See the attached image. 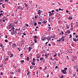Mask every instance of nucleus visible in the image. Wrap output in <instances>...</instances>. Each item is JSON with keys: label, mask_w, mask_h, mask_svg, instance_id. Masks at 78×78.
Returning <instances> with one entry per match:
<instances>
[{"label": "nucleus", "mask_w": 78, "mask_h": 78, "mask_svg": "<svg viewBox=\"0 0 78 78\" xmlns=\"http://www.w3.org/2000/svg\"><path fill=\"white\" fill-rule=\"evenodd\" d=\"M11 34L12 35H14V34H17V32L16 31L11 32Z\"/></svg>", "instance_id": "obj_1"}, {"label": "nucleus", "mask_w": 78, "mask_h": 78, "mask_svg": "<svg viewBox=\"0 0 78 78\" xmlns=\"http://www.w3.org/2000/svg\"><path fill=\"white\" fill-rule=\"evenodd\" d=\"M24 5H25L26 8H27L29 7V5H30V4H26V3L25 2Z\"/></svg>", "instance_id": "obj_2"}, {"label": "nucleus", "mask_w": 78, "mask_h": 78, "mask_svg": "<svg viewBox=\"0 0 78 78\" xmlns=\"http://www.w3.org/2000/svg\"><path fill=\"white\" fill-rule=\"evenodd\" d=\"M62 73L63 74H66V71L65 70H62Z\"/></svg>", "instance_id": "obj_3"}, {"label": "nucleus", "mask_w": 78, "mask_h": 78, "mask_svg": "<svg viewBox=\"0 0 78 78\" xmlns=\"http://www.w3.org/2000/svg\"><path fill=\"white\" fill-rule=\"evenodd\" d=\"M46 38H47V37H42V38H41V41H44L45 39H46Z\"/></svg>", "instance_id": "obj_4"}, {"label": "nucleus", "mask_w": 78, "mask_h": 78, "mask_svg": "<svg viewBox=\"0 0 78 78\" xmlns=\"http://www.w3.org/2000/svg\"><path fill=\"white\" fill-rule=\"evenodd\" d=\"M48 38H46V39H47V40H48V41H50V39H51V37H47Z\"/></svg>", "instance_id": "obj_5"}, {"label": "nucleus", "mask_w": 78, "mask_h": 78, "mask_svg": "<svg viewBox=\"0 0 78 78\" xmlns=\"http://www.w3.org/2000/svg\"><path fill=\"white\" fill-rule=\"evenodd\" d=\"M11 30L12 31V32L14 31H15V28L13 27V28L11 29Z\"/></svg>", "instance_id": "obj_6"}, {"label": "nucleus", "mask_w": 78, "mask_h": 78, "mask_svg": "<svg viewBox=\"0 0 78 78\" xmlns=\"http://www.w3.org/2000/svg\"><path fill=\"white\" fill-rule=\"evenodd\" d=\"M61 39H62L63 41H64V39H65V37H62L61 38Z\"/></svg>", "instance_id": "obj_7"}, {"label": "nucleus", "mask_w": 78, "mask_h": 78, "mask_svg": "<svg viewBox=\"0 0 78 78\" xmlns=\"http://www.w3.org/2000/svg\"><path fill=\"white\" fill-rule=\"evenodd\" d=\"M34 39H38V36H34Z\"/></svg>", "instance_id": "obj_8"}, {"label": "nucleus", "mask_w": 78, "mask_h": 78, "mask_svg": "<svg viewBox=\"0 0 78 78\" xmlns=\"http://www.w3.org/2000/svg\"><path fill=\"white\" fill-rule=\"evenodd\" d=\"M33 67H34V65H32L30 66V69H33Z\"/></svg>", "instance_id": "obj_9"}, {"label": "nucleus", "mask_w": 78, "mask_h": 78, "mask_svg": "<svg viewBox=\"0 0 78 78\" xmlns=\"http://www.w3.org/2000/svg\"><path fill=\"white\" fill-rule=\"evenodd\" d=\"M28 49H29V51H30L31 50H32V48L31 47H29Z\"/></svg>", "instance_id": "obj_10"}, {"label": "nucleus", "mask_w": 78, "mask_h": 78, "mask_svg": "<svg viewBox=\"0 0 78 78\" xmlns=\"http://www.w3.org/2000/svg\"><path fill=\"white\" fill-rule=\"evenodd\" d=\"M73 41H75V42L77 41V40L76 38H75L74 37L73 38Z\"/></svg>", "instance_id": "obj_11"}, {"label": "nucleus", "mask_w": 78, "mask_h": 78, "mask_svg": "<svg viewBox=\"0 0 78 78\" xmlns=\"http://www.w3.org/2000/svg\"><path fill=\"white\" fill-rule=\"evenodd\" d=\"M49 14V16H51L52 15H53V14H54V13H50V14Z\"/></svg>", "instance_id": "obj_12"}, {"label": "nucleus", "mask_w": 78, "mask_h": 78, "mask_svg": "<svg viewBox=\"0 0 78 78\" xmlns=\"http://www.w3.org/2000/svg\"><path fill=\"white\" fill-rule=\"evenodd\" d=\"M23 54H20V56H21V58H22L23 57Z\"/></svg>", "instance_id": "obj_13"}, {"label": "nucleus", "mask_w": 78, "mask_h": 78, "mask_svg": "<svg viewBox=\"0 0 78 78\" xmlns=\"http://www.w3.org/2000/svg\"><path fill=\"white\" fill-rule=\"evenodd\" d=\"M40 61H42L44 60V58H42H42H40Z\"/></svg>", "instance_id": "obj_14"}, {"label": "nucleus", "mask_w": 78, "mask_h": 78, "mask_svg": "<svg viewBox=\"0 0 78 78\" xmlns=\"http://www.w3.org/2000/svg\"><path fill=\"white\" fill-rule=\"evenodd\" d=\"M73 19V18L71 17L70 16H69L68 20H71V19Z\"/></svg>", "instance_id": "obj_15"}, {"label": "nucleus", "mask_w": 78, "mask_h": 78, "mask_svg": "<svg viewBox=\"0 0 78 78\" xmlns=\"http://www.w3.org/2000/svg\"><path fill=\"white\" fill-rule=\"evenodd\" d=\"M11 55L10 56V58H12L14 56V55L12 53H11Z\"/></svg>", "instance_id": "obj_16"}, {"label": "nucleus", "mask_w": 78, "mask_h": 78, "mask_svg": "<svg viewBox=\"0 0 78 78\" xmlns=\"http://www.w3.org/2000/svg\"><path fill=\"white\" fill-rule=\"evenodd\" d=\"M13 47H17V46L16 45V44H13Z\"/></svg>", "instance_id": "obj_17"}, {"label": "nucleus", "mask_w": 78, "mask_h": 78, "mask_svg": "<svg viewBox=\"0 0 78 78\" xmlns=\"http://www.w3.org/2000/svg\"><path fill=\"white\" fill-rule=\"evenodd\" d=\"M31 64L33 66H35V63H34V62H32L31 63Z\"/></svg>", "instance_id": "obj_18"}, {"label": "nucleus", "mask_w": 78, "mask_h": 78, "mask_svg": "<svg viewBox=\"0 0 78 78\" xmlns=\"http://www.w3.org/2000/svg\"><path fill=\"white\" fill-rule=\"evenodd\" d=\"M17 72H18V73H20V72H21L20 69H18L17 70Z\"/></svg>", "instance_id": "obj_19"}, {"label": "nucleus", "mask_w": 78, "mask_h": 78, "mask_svg": "<svg viewBox=\"0 0 78 78\" xmlns=\"http://www.w3.org/2000/svg\"><path fill=\"white\" fill-rule=\"evenodd\" d=\"M8 3H9L10 5H12V2H8Z\"/></svg>", "instance_id": "obj_20"}, {"label": "nucleus", "mask_w": 78, "mask_h": 78, "mask_svg": "<svg viewBox=\"0 0 78 78\" xmlns=\"http://www.w3.org/2000/svg\"><path fill=\"white\" fill-rule=\"evenodd\" d=\"M35 61H36V59L34 58H33V62H34Z\"/></svg>", "instance_id": "obj_21"}, {"label": "nucleus", "mask_w": 78, "mask_h": 78, "mask_svg": "<svg viewBox=\"0 0 78 78\" xmlns=\"http://www.w3.org/2000/svg\"><path fill=\"white\" fill-rule=\"evenodd\" d=\"M8 60H9V58H6V59H5V61H8Z\"/></svg>", "instance_id": "obj_22"}, {"label": "nucleus", "mask_w": 78, "mask_h": 78, "mask_svg": "<svg viewBox=\"0 0 78 78\" xmlns=\"http://www.w3.org/2000/svg\"><path fill=\"white\" fill-rule=\"evenodd\" d=\"M34 42L35 43H37V41H36V39H35L34 40Z\"/></svg>", "instance_id": "obj_23"}, {"label": "nucleus", "mask_w": 78, "mask_h": 78, "mask_svg": "<svg viewBox=\"0 0 78 78\" xmlns=\"http://www.w3.org/2000/svg\"><path fill=\"white\" fill-rule=\"evenodd\" d=\"M30 71H29L28 72V73H27V76L29 75H30Z\"/></svg>", "instance_id": "obj_24"}, {"label": "nucleus", "mask_w": 78, "mask_h": 78, "mask_svg": "<svg viewBox=\"0 0 78 78\" xmlns=\"http://www.w3.org/2000/svg\"><path fill=\"white\" fill-rule=\"evenodd\" d=\"M73 58L74 59H76L77 58V57L76 56H74Z\"/></svg>", "instance_id": "obj_25"}, {"label": "nucleus", "mask_w": 78, "mask_h": 78, "mask_svg": "<svg viewBox=\"0 0 78 78\" xmlns=\"http://www.w3.org/2000/svg\"><path fill=\"white\" fill-rule=\"evenodd\" d=\"M21 62L22 64V62H24V60H21Z\"/></svg>", "instance_id": "obj_26"}, {"label": "nucleus", "mask_w": 78, "mask_h": 78, "mask_svg": "<svg viewBox=\"0 0 78 78\" xmlns=\"http://www.w3.org/2000/svg\"><path fill=\"white\" fill-rule=\"evenodd\" d=\"M67 70V68H65L64 69V70H66H66Z\"/></svg>", "instance_id": "obj_27"}, {"label": "nucleus", "mask_w": 78, "mask_h": 78, "mask_svg": "<svg viewBox=\"0 0 78 78\" xmlns=\"http://www.w3.org/2000/svg\"><path fill=\"white\" fill-rule=\"evenodd\" d=\"M51 27H48V30H51Z\"/></svg>", "instance_id": "obj_28"}, {"label": "nucleus", "mask_w": 78, "mask_h": 78, "mask_svg": "<svg viewBox=\"0 0 78 78\" xmlns=\"http://www.w3.org/2000/svg\"><path fill=\"white\" fill-rule=\"evenodd\" d=\"M47 21H44L43 22V23H47Z\"/></svg>", "instance_id": "obj_29"}, {"label": "nucleus", "mask_w": 78, "mask_h": 78, "mask_svg": "<svg viewBox=\"0 0 78 78\" xmlns=\"http://www.w3.org/2000/svg\"><path fill=\"white\" fill-rule=\"evenodd\" d=\"M20 8H22V7L20 6H19L17 7V9H19Z\"/></svg>", "instance_id": "obj_30"}, {"label": "nucleus", "mask_w": 78, "mask_h": 78, "mask_svg": "<svg viewBox=\"0 0 78 78\" xmlns=\"http://www.w3.org/2000/svg\"><path fill=\"white\" fill-rule=\"evenodd\" d=\"M26 60H27L28 61V60H30V59L29 58V57H27V59H26Z\"/></svg>", "instance_id": "obj_31"}, {"label": "nucleus", "mask_w": 78, "mask_h": 78, "mask_svg": "<svg viewBox=\"0 0 78 78\" xmlns=\"http://www.w3.org/2000/svg\"><path fill=\"white\" fill-rule=\"evenodd\" d=\"M56 56H57V53L55 54L54 55V57H56Z\"/></svg>", "instance_id": "obj_32"}, {"label": "nucleus", "mask_w": 78, "mask_h": 78, "mask_svg": "<svg viewBox=\"0 0 78 78\" xmlns=\"http://www.w3.org/2000/svg\"><path fill=\"white\" fill-rule=\"evenodd\" d=\"M37 25V23H35L34 24V26H36Z\"/></svg>", "instance_id": "obj_33"}, {"label": "nucleus", "mask_w": 78, "mask_h": 78, "mask_svg": "<svg viewBox=\"0 0 78 78\" xmlns=\"http://www.w3.org/2000/svg\"><path fill=\"white\" fill-rule=\"evenodd\" d=\"M50 59H51V61H53V60H54V59H52V58H50Z\"/></svg>", "instance_id": "obj_34"}, {"label": "nucleus", "mask_w": 78, "mask_h": 78, "mask_svg": "<svg viewBox=\"0 0 78 78\" xmlns=\"http://www.w3.org/2000/svg\"><path fill=\"white\" fill-rule=\"evenodd\" d=\"M4 63L5 64H6V62L5 61H4Z\"/></svg>", "instance_id": "obj_35"}, {"label": "nucleus", "mask_w": 78, "mask_h": 78, "mask_svg": "<svg viewBox=\"0 0 78 78\" xmlns=\"http://www.w3.org/2000/svg\"><path fill=\"white\" fill-rule=\"evenodd\" d=\"M57 42H58H58H61V40H58L57 41Z\"/></svg>", "instance_id": "obj_36"}, {"label": "nucleus", "mask_w": 78, "mask_h": 78, "mask_svg": "<svg viewBox=\"0 0 78 78\" xmlns=\"http://www.w3.org/2000/svg\"><path fill=\"white\" fill-rule=\"evenodd\" d=\"M68 33L69 34V33H70V30H68Z\"/></svg>", "instance_id": "obj_37"}, {"label": "nucleus", "mask_w": 78, "mask_h": 78, "mask_svg": "<svg viewBox=\"0 0 78 78\" xmlns=\"http://www.w3.org/2000/svg\"><path fill=\"white\" fill-rule=\"evenodd\" d=\"M25 26L27 27H28V26H29V25H28V24H27L26 23L25 24Z\"/></svg>", "instance_id": "obj_38"}, {"label": "nucleus", "mask_w": 78, "mask_h": 78, "mask_svg": "<svg viewBox=\"0 0 78 78\" xmlns=\"http://www.w3.org/2000/svg\"><path fill=\"white\" fill-rule=\"evenodd\" d=\"M5 42H8V41L7 40V39H6V40H5Z\"/></svg>", "instance_id": "obj_39"}, {"label": "nucleus", "mask_w": 78, "mask_h": 78, "mask_svg": "<svg viewBox=\"0 0 78 78\" xmlns=\"http://www.w3.org/2000/svg\"><path fill=\"white\" fill-rule=\"evenodd\" d=\"M66 58H67L68 60H69V56H66Z\"/></svg>", "instance_id": "obj_40"}, {"label": "nucleus", "mask_w": 78, "mask_h": 78, "mask_svg": "<svg viewBox=\"0 0 78 78\" xmlns=\"http://www.w3.org/2000/svg\"><path fill=\"white\" fill-rule=\"evenodd\" d=\"M71 51H72V50H71V49H70V50H69V53H70V52H71Z\"/></svg>", "instance_id": "obj_41"}, {"label": "nucleus", "mask_w": 78, "mask_h": 78, "mask_svg": "<svg viewBox=\"0 0 78 78\" xmlns=\"http://www.w3.org/2000/svg\"><path fill=\"white\" fill-rule=\"evenodd\" d=\"M35 19H37V16H35Z\"/></svg>", "instance_id": "obj_42"}, {"label": "nucleus", "mask_w": 78, "mask_h": 78, "mask_svg": "<svg viewBox=\"0 0 78 78\" xmlns=\"http://www.w3.org/2000/svg\"><path fill=\"white\" fill-rule=\"evenodd\" d=\"M3 66V64H2L1 65V66H0V67H2Z\"/></svg>", "instance_id": "obj_43"}, {"label": "nucleus", "mask_w": 78, "mask_h": 78, "mask_svg": "<svg viewBox=\"0 0 78 78\" xmlns=\"http://www.w3.org/2000/svg\"><path fill=\"white\" fill-rule=\"evenodd\" d=\"M18 30H19V29H16V30H15V31H17H17H18Z\"/></svg>", "instance_id": "obj_44"}, {"label": "nucleus", "mask_w": 78, "mask_h": 78, "mask_svg": "<svg viewBox=\"0 0 78 78\" xmlns=\"http://www.w3.org/2000/svg\"><path fill=\"white\" fill-rule=\"evenodd\" d=\"M70 37H69V38H71L72 37V34H70Z\"/></svg>", "instance_id": "obj_45"}, {"label": "nucleus", "mask_w": 78, "mask_h": 78, "mask_svg": "<svg viewBox=\"0 0 78 78\" xmlns=\"http://www.w3.org/2000/svg\"><path fill=\"white\" fill-rule=\"evenodd\" d=\"M43 63H45V59L43 60Z\"/></svg>", "instance_id": "obj_46"}, {"label": "nucleus", "mask_w": 78, "mask_h": 78, "mask_svg": "<svg viewBox=\"0 0 78 78\" xmlns=\"http://www.w3.org/2000/svg\"><path fill=\"white\" fill-rule=\"evenodd\" d=\"M66 35H67V34H68V31H66Z\"/></svg>", "instance_id": "obj_47"}, {"label": "nucleus", "mask_w": 78, "mask_h": 78, "mask_svg": "<svg viewBox=\"0 0 78 78\" xmlns=\"http://www.w3.org/2000/svg\"><path fill=\"white\" fill-rule=\"evenodd\" d=\"M1 75H3V73L2 72L1 73Z\"/></svg>", "instance_id": "obj_48"}, {"label": "nucleus", "mask_w": 78, "mask_h": 78, "mask_svg": "<svg viewBox=\"0 0 78 78\" xmlns=\"http://www.w3.org/2000/svg\"><path fill=\"white\" fill-rule=\"evenodd\" d=\"M38 24H41V22H38Z\"/></svg>", "instance_id": "obj_49"}, {"label": "nucleus", "mask_w": 78, "mask_h": 78, "mask_svg": "<svg viewBox=\"0 0 78 78\" xmlns=\"http://www.w3.org/2000/svg\"><path fill=\"white\" fill-rule=\"evenodd\" d=\"M2 7L3 8H5V6H4V5H2Z\"/></svg>", "instance_id": "obj_50"}, {"label": "nucleus", "mask_w": 78, "mask_h": 78, "mask_svg": "<svg viewBox=\"0 0 78 78\" xmlns=\"http://www.w3.org/2000/svg\"><path fill=\"white\" fill-rule=\"evenodd\" d=\"M0 15L3 16V13H1V14H0Z\"/></svg>", "instance_id": "obj_51"}, {"label": "nucleus", "mask_w": 78, "mask_h": 78, "mask_svg": "<svg viewBox=\"0 0 78 78\" xmlns=\"http://www.w3.org/2000/svg\"><path fill=\"white\" fill-rule=\"evenodd\" d=\"M29 56L30 57H32V55L31 54H30V55H29Z\"/></svg>", "instance_id": "obj_52"}, {"label": "nucleus", "mask_w": 78, "mask_h": 78, "mask_svg": "<svg viewBox=\"0 0 78 78\" xmlns=\"http://www.w3.org/2000/svg\"><path fill=\"white\" fill-rule=\"evenodd\" d=\"M37 14H39V16H40V15H41V14H41V12H38Z\"/></svg>", "instance_id": "obj_53"}, {"label": "nucleus", "mask_w": 78, "mask_h": 78, "mask_svg": "<svg viewBox=\"0 0 78 78\" xmlns=\"http://www.w3.org/2000/svg\"><path fill=\"white\" fill-rule=\"evenodd\" d=\"M2 45H2V43H0V47H2Z\"/></svg>", "instance_id": "obj_54"}, {"label": "nucleus", "mask_w": 78, "mask_h": 78, "mask_svg": "<svg viewBox=\"0 0 78 78\" xmlns=\"http://www.w3.org/2000/svg\"><path fill=\"white\" fill-rule=\"evenodd\" d=\"M46 69H47V67H45V68L43 70H46Z\"/></svg>", "instance_id": "obj_55"}, {"label": "nucleus", "mask_w": 78, "mask_h": 78, "mask_svg": "<svg viewBox=\"0 0 78 78\" xmlns=\"http://www.w3.org/2000/svg\"><path fill=\"white\" fill-rule=\"evenodd\" d=\"M60 78H64V76H62L61 77H60Z\"/></svg>", "instance_id": "obj_56"}, {"label": "nucleus", "mask_w": 78, "mask_h": 78, "mask_svg": "<svg viewBox=\"0 0 78 78\" xmlns=\"http://www.w3.org/2000/svg\"><path fill=\"white\" fill-rule=\"evenodd\" d=\"M5 38H6V39L7 38H8V35H6L5 36Z\"/></svg>", "instance_id": "obj_57"}, {"label": "nucleus", "mask_w": 78, "mask_h": 78, "mask_svg": "<svg viewBox=\"0 0 78 78\" xmlns=\"http://www.w3.org/2000/svg\"><path fill=\"white\" fill-rule=\"evenodd\" d=\"M28 78H30L31 77V76H28Z\"/></svg>", "instance_id": "obj_58"}, {"label": "nucleus", "mask_w": 78, "mask_h": 78, "mask_svg": "<svg viewBox=\"0 0 78 78\" xmlns=\"http://www.w3.org/2000/svg\"><path fill=\"white\" fill-rule=\"evenodd\" d=\"M14 74V72H12L11 73V74H12V75H13V74Z\"/></svg>", "instance_id": "obj_59"}, {"label": "nucleus", "mask_w": 78, "mask_h": 78, "mask_svg": "<svg viewBox=\"0 0 78 78\" xmlns=\"http://www.w3.org/2000/svg\"><path fill=\"white\" fill-rule=\"evenodd\" d=\"M64 34V32L63 31L62 32V34Z\"/></svg>", "instance_id": "obj_60"}, {"label": "nucleus", "mask_w": 78, "mask_h": 78, "mask_svg": "<svg viewBox=\"0 0 78 78\" xmlns=\"http://www.w3.org/2000/svg\"><path fill=\"white\" fill-rule=\"evenodd\" d=\"M18 50H19V51H20V48H17Z\"/></svg>", "instance_id": "obj_61"}, {"label": "nucleus", "mask_w": 78, "mask_h": 78, "mask_svg": "<svg viewBox=\"0 0 78 78\" xmlns=\"http://www.w3.org/2000/svg\"><path fill=\"white\" fill-rule=\"evenodd\" d=\"M40 58V56H37V58Z\"/></svg>", "instance_id": "obj_62"}, {"label": "nucleus", "mask_w": 78, "mask_h": 78, "mask_svg": "<svg viewBox=\"0 0 78 78\" xmlns=\"http://www.w3.org/2000/svg\"><path fill=\"white\" fill-rule=\"evenodd\" d=\"M55 68V69L58 68V66H56Z\"/></svg>", "instance_id": "obj_63"}, {"label": "nucleus", "mask_w": 78, "mask_h": 78, "mask_svg": "<svg viewBox=\"0 0 78 78\" xmlns=\"http://www.w3.org/2000/svg\"><path fill=\"white\" fill-rule=\"evenodd\" d=\"M8 0H5V2H8Z\"/></svg>", "instance_id": "obj_64"}]
</instances>
